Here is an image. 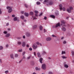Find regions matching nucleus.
<instances>
[{
	"label": "nucleus",
	"instance_id": "obj_1",
	"mask_svg": "<svg viewBox=\"0 0 74 74\" xmlns=\"http://www.w3.org/2000/svg\"><path fill=\"white\" fill-rule=\"evenodd\" d=\"M7 9L8 10V12L9 13H10V12H11L12 11V8H11L10 6H8L7 7Z\"/></svg>",
	"mask_w": 74,
	"mask_h": 74
},
{
	"label": "nucleus",
	"instance_id": "obj_2",
	"mask_svg": "<svg viewBox=\"0 0 74 74\" xmlns=\"http://www.w3.org/2000/svg\"><path fill=\"white\" fill-rule=\"evenodd\" d=\"M41 68L43 70H46V68H47V66L46 64H42Z\"/></svg>",
	"mask_w": 74,
	"mask_h": 74
},
{
	"label": "nucleus",
	"instance_id": "obj_3",
	"mask_svg": "<svg viewBox=\"0 0 74 74\" xmlns=\"http://www.w3.org/2000/svg\"><path fill=\"white\" fill-rule=\"evenodd\" d=\"M38 46L37 45L35 44H33L32 45V47L34 49H36L37 48Z\"/></svg>",
	"mask_w": 74,
	"mask_h": 74
},
{
	"label": "nucleus",
	"instance_id": "obj_4",
	"mask_svg": "<svg viewBox=\"0 0 74 74\" xmlns=\"http://www.w3.org/2000/svg\"><path fill=\"white\" fill-rule=\"evenodd\" d=\"M22 47H25L26 46V42L25 41H23L22 42Z\"/></svg>",
	"mask_w": 74,
	"mask_h": 74
},
{
	"label": "nucleus",
	"instance_id": "obj_5",
	"mask_svg": "<svg viewBox=\"0 0 74 74\" xmlns=\"http://www.w3.org/2000/svg\"><path fill=\"white\" fill-rule=\"evenodd\" d=\"M52 38L51 37H47L46 38V40L47 41H51V40Z\"/></svg>",
	"mask_w": 74,
	"mask_h": 74
},
{
	"label": "nucleus",
	"instance_id": "obj_6",
	"mask_svg": "<svg viewBox=\"0 0 74 74\" xmlns=\"http://www.w3.org/2000/svg\"><path fill=\"white\" fill-rule=\"evenodd\" d=\"M60 23H59L56 24L55 27H60Z\"/></svg>",
	"mask_w": 74,
	"mask_h": 74
},
{
	"label": "nucleus",
	"instance_id": "obj_7",
	"mask_svg": "<svg viewBox=\"0 0 74 74\" xmlns=\"http://www.w3.org/2000/svg\"><path fill=\"white\" fill-rule=\"evenodd\" d=\"M59 7H60V11H62V7H63L62 5L61 4H60L59 5Z\"/></svg>",
	"mask_w": 74,
	"mask_h": 74
},
{
	"label": "nucleus",
	"instance_id": "obj_8",
	"mask_svg": "<svg viewBox=\"0 0 74 74\" xmlns=\"http://www.w3.org/2000/svg\"><path fill=\"white\" fill-rule=\"evenodd\" d=\"M14 21H19V19H18V18H17V17H15L14 18Z\"/></svg>",
	"mask_w": 74,
	"mask_h": 74
},
{
	"label": "nucleus",
	"instance_id": "obj_9",
	"mask_svg": "<svg viewBox=\"0 0 74 74\" xmlns=\"http://www.w3.org/2000/svg\"><path fill=\"white\" fill-rule=\"evenodd\" d=\"M10 57L12 59H14V54H11L10 55Z\"/></svg>",
	"mask_w": 74,
	"mask_h": 74
},
{
	"label": "nucleus",
	"instance_id": "obj_10",
	"mask_svg": "<svg viewBox=\"0 0 74 74\" xmlns=\"http://www.w3.org/2000/svg\"><path fill=\"white\" fill-rule=\"evenodd\" d=\"M24 15L25 16H26L27 17L28 16H29V13H28L25 12L24 13Z\"/></svg>",
	"mask_w": 74,
	"mask_h": 74
},
{
	"label": "nucleus",
	"instance_id": "obj_11",
	"mask_svg": "<svg viewBox=\"0 0 74 74\" xmlns=\"http://www.w3.org/2000/svg\"><path fill=\"white\" fill-rule=\"evenodd\" d=\"M10 36V34L8 33L7 34H6L5 35V37H6L7 38H8V37H9Z\"/></svg>",
	"mask_w": 74,
	"mask_h": 74
},
{
	"label": "nucleus",
	"instance_id": "obj_12",
	"mask_svg": "<svg viewBox=\"0 0 74 74\" xmlns=\"http://www.w3.org/2000/svg\"><path fill=\"white\" fill-rule=\"evenodd\" d=\"M66 10L69 13H70L71 12V10L69 8H67Z\"/></svg>",
	"mask_w": 74,
	"mask_h": 74
},
{
	"label": "nucleus",
	"instance_id": "obj_13",
	"mask_svg": "<svg viewBox=\"0 0 74 74\" xmlns=\"http://www.w3.org/2000/svg\"><path fill=\"white\" fill-rule=\"evenodd\" d=\"M32 19L33 20H34L35 19H37V18L35 17V16H32Z\"/></svg>",
	"mask_w": 74,
	"mask_h": 74
},
{
	"label": "nucleus",
	"instance_id": "obj_14",
	"mask_svg": "<svg viewBox=\"0 0 74 74\" xmlns=\"http://www.w3.org/2000/svg\"><path fill=\"white\" fill-rule=\"evenodd\" d=\"M69 67V65L67 64H64V67L65 68H68Z\"/></svg>",
	"mask_w": 74,
	"mask_h": 74
},
{
	"label": "nucleus",
	"instance_id": "obj_15",
	"mask_svg": "<svg viewBox=\"0 0 74 74\" xmlns=\"http://www.w3.org/2000/svg\"><path fill=\"white\" fill-rule=\"evenodd\" d=\"M42 60H43V59H42V58H40L39 59L40 62L41 63H42Z\"/></svg>",
	"mask_w": 74,
	"mask_h": 74
},
{
	"label": "nucleus",
	"instance_id": "obj_16",
	"mask_svg": "<svg viewBox=\"0 0 74 74\" xmlns=\"http://www.w3.org/2000/svg\"><path fill=\"white\" fill-rule=\"evenodd\" d=\"M37 55L38 56V57H39V58H40L41 57V54H40V53H37Z\"/></svg>",
	"mask_w": 74,
	"mask_h": 74
},
{
	"label": "nucleus",
	"instance_id": "obj_17",
	"mask_svg": "<svg viewBox=\"0 0 74 74\" xmlns=\"http://www.w3.org/2000/svg\"><path fill=\"white\" fill-rule=\"evenodd\" d=\"M17 44L19 45H21L22 44V42H21V41H18L17 42Z\"/></svg>",
	"mask_w": 74,
	"mask_h": 74
},
{
	"label": "nucleus",
	"instance_id": "obj_18",
	"mask_svg": "<svg viewBox=\"0 0 74 74\" xmlns=\"http://www.w3.org/2000/svg\"><path fill=\"white\" fill-rule=\"evenodd\" d=\"M71 53L72 56H74V51L73 50H72L71 51Z\"/></svg>",
	"mask_w": 74,
	"mask_h": 74
},
{
	"label": "nucleus",
	"instance_id": "obj_19",
	"mask_svg": "<svg viewBox=\"0 0 74 74\" xmlns=\"http://www.w3.org/2000/svg\"><path fill=\"white\" fill-rule=\"evenodd\" d=\"M26 35L27 36V37H29V36H30V34L29 33H27Z\"/></svg>",
	"mask_w": 74,
	"mask_h": 74
},
{
	"label": "nucleus",
	"instance_id": "obj_20",
	"mask_svg": "<svg viewBox=\"0 0 74 74\" xmlns=\"http://www.w3.org/2000/svg\"><path fill=\"white\" fill-rule=\"evenodd\" d=\"M62 30L63 31H66V29L64 27H62Z\"/></svg>",
	"mask_w": 74,
	"mask_h": 74
},
{
	"label": "nucleus",
	"instance_id": "obj_21",
	"mask_svg": "<svg viewBox=\"0 0 74 74\" xmlns=\"http://www.w3.org/2000/svg\"><path fill=\"white\" fill-rule=\"evenodd\" d=\"M62 59H66L67 58V57L66 56H62Z\"/></svg>",
	"mask_w": 74,
	"mask_h": 74
},
{
	"label": "nucleus",
	"instance_id": "obj_22",
	"mask_svg": "<svg viewBox=\"0 0 74 74\" xmlns=\"http://www.w3.org/2000/svg\"><path fill=\"white\" fill-rule=\"evenodd\" d=\"M39 29L40 30H42V26H40L39 27Z\"/></svg>",
	"mask_w": 74,
	"mask_h": 74
},
{
	"label": "nucleus",
	"instance_id": "obj_23",
	"mask_svg": "<svg viewBox=\"0 0 74 74\" xmlns=\"http://www.w3.org/2000/svg\"><path fill=\"white\" fill-rule=\"evenodd\" d=\"M29 14L31 15H33L34 14V13H33V12H29Z\"/></svg>",
	"mask_w": 74,
	"mask_h": 74
},
{
	"label": "nucleus",
	"instance_id": "obj_24",
	"mask_svg": "<svg viewBox=\"0 0 74 74\" xmlns=\"http://www.w3.org/2000/svg\"><path fill=\"white\" fill-rule=\"evenodd\" d=\"M35 69L36 70H40V68H38V67H36L35 68Z\"/></svg>",
	"mask_w": 74,
	"mask_h": 74
},
{
	"label": "nucleus",
	"instance_id": "obj_25",
	"mask_svg": "<svg viewBox=\"0 0 74 74\" xmlns=\"http://www.w3.org/2000/svg\"><path fill=\"white\" fill-rule=\"evenodd\" d=\"M66 53V51H62V53H61V54L62 55H63V54H65Z\"/></svg>",
	"mask_w": 74,
	"mask_h": 74
},
{
	"label": "nucleus",
	"instance_id": "obj_26",
	"mask_svg": "<svg viewBox=\"0 0 74 74\" xmlns=\"http://www.w3.org/2000/svg\"><path fill=\"white\" fill-rule=\"evenodd\" d=\"M3 49V47L2 46H0V50H2Z\"/></svg>",
	"mask_w": 74,
	"mask_h": 74
},
{
	"label": "nucleus",
	"instance_id": "obj_27",
	"mask_svg": "<svg viewBox=\"0 0 74 74\" xmlns=\"http://www.w3.org/2000/svg\"><path fill=\"white\" fill-rule=\"evenodd\" d=\"M20 18L21 19H23L25 18L24 17V16L23 15L21 16L20 17Z\"/></svg>",
	"mask_w": 74,
	"mask_h": 74
},
{
	"label": "nucleus",
	"instance_id": "obj_28",
	"mask_svg": "<svg viewBox=\"0 0 74 74\" xmlns=\"http://www.w3.org/2000/svg\"><path fill=\"white\" fill-rule=\"evenodd\" d=\"M52 18H55V16L53 15H51L50 16Z\"/></svg>",
	"mask_w": 74,
	"mask_h": 74
},
{
	"label": "nucleus",
	"instance_id": "obj_29",
	"mask_svg": "<svg viewBox=\"0 0 74 74\" xmlns=\"http://www.w3.org/2000/svg\"><path fill=\"white\" fill-rule=\"evenodd\" d=\"M18 54H15V58H18Z\"/></svg>",
	"mask_w": 74,
	"mask_h": 74
},
{
	"label": "nucleus",
	"instance_id": "obj_30",
	"mask_svg": "<svg viewBox=\"0 0 74 74\" xmlns=\"http://www.w3.org/2000/svg\"><path fill=\"white\" fill-rule=\"evenodd\" d=\"M4 34H7V31H5L3 32Z\"/></svg>",
	"mask_w": 74,
	"mask_h": 74
},
{
	"label": "nucleus",
	"instance_id": "obj_31",
	"mask_svg": "<svg viewBox=\"0 0 74 74\" xmlns=\"http://www.w3.org/2000/svg\"><path fill=\"white\" fill-rule=\"evenodd\" d=\"M41 4V3L39 1H38L36 2V4L37 5H40Z\"/></svg>",
	"mask_w": 74,
	"mask_h": 74
},
{
	"label": "nucleus",
	"instance_id": "obj_32",
	"mask_svg": "<svg viewBox=\"0 0 74 74\" xmlns=\"http://www.w3.org/2000/svg\"><path fill=\"white\" fill-rule=\"evenodd\" d=\"M52 37H56V36L53 34L51 35Z\"/></svg>",
	"mask_w": 74,
	"mask_h": 74
},
{
	"label": "nucleus",
	"instance_id": "obj_33",
	"mask_svg": "<svg viewBox=\"0 0 74 74\" xmlns=\"http://www.w3.org/2000/svg\"><path fill=\"white\" fill-rule=\"evenodd\" d=\"M34 12L35 14H38V12L37 10H35L34 11Z\"/></svg>",
	"mask_w": 74,
	"mask_h": 74
},
{
	"label": "nucleus",
	"instance_id": "obj_34",
	"mask_svg": "<svg viewBox=\"0 0 74 74\" xmlns=\"http://www.w3.org/2000/svg\"><path fill=\"white\" fill-rule=\"evenodd\" d=\"M61 23H65V21L64 20L61 21Z\"/></svg>",
	"mask_w": 74,
	"mask_h": 74
},
{
	"label": "nucleus",
	"instance_id": "obj_35",
	"mask_svg": "<svg viewBox=\"0 0 74 74\" xmlns=\"http://www.w3.org/2000/svg\"><path fill=\"white\" fill-rule=\"evenodd\" d=\"M18 52H22V49H21L19 50L18 51Z\"/></svg>",
	"mask_w": 74,
	"mask_h": 74
},
{
	"label": "nucleus",
	"instance_id": "obj_36",
	"mask_svg": "<svg viewBox=\"0 0 74 74\" xmlns=\"http://www.w3.org/2000/svg\"><path fill=\"white\" fill-rule=\"evenodd\" d=\"M8 72H9L7 70V71H5V74H7V73H8Z\"/></svg>",
	"mask_w": 74,
	"mask_h": 74
},
{
	"label": "nucleus",
	"instance_id": "obj_37",
	"mask_svg": "<svg viewBox=\"0 0 74 74\" xmlns=\"http://www.w3.org/2000/svg\"><path fill=\"white\" fill-rule=\"evenodd\" d=\"M63 43L64 44H65L67 43V42L66 41L64 40L63 41Z\"/></svg>",
	"mask_w": 74,
	"mask_h": 74
},
{
	"label": "nucleus",
	"instance_id": "obj_38",
	"mask_svg": "<svg viewBox=\"0 0 74 74\" xmlns=\"http://www.w3.org/2000/svg\"><path fill=\"white\" fill-rule=\"evenodd\" d=\"M48 74H53L52 72L51 71H50V72H49Z\"/></svg>",
	"mask_w": 74,
	"mask_h": 74
},
{
	"label": "nucleus",
	"instance_id": "obj_39",
	"mask_svg": "<svg viewBox=\"0 0 74 74\" xmlns=\"http://www.w3.org/2000/svg\"><path fill=\"white\" fill-rule=\"evenodd\" d=\"M48 1V0H45L44 2H43V3H46V2H47Z\"/></svg>",
	"mask_w": 74,
	"mask_h": 74
},
{
	"label": "nucleus",
	"instance_id": "obj_40",
	"mask_svg": "<svg viewBox=\"0 0 74 74\" xmlns=\"http://www.w3.org/2000/svg\"><path fill=\"white\" fill-rule=\"evenodd\" d=\"M24 13V11H21L20 12V13L22 14H23Z\"/></svg>",
	"mask_w": 74,
	"mask_h": 74
},
{
	"label": "nucleus",
	"instance_id": "obj_41",
	"mask_svg": "<svg viewBox=\"0 0 74 74\" xmlns=\"http://www.w3.org/2000/svg\"><path fill=\"white\" fill-rule=\"evenodd\" d=\"M36 44L37 45H39L40 43L38 42H36Z\"/></svg>",
	"mask_w": 74,
	"mask_h": 74
},
{
	"label": "nucleus",
	"instance_id": "obj_42",
	"mask_svg": "<svg viewBox=\"0 0 74 74\" xmlns=\"http://www.w3.org/2000/svg\"><path fill=\"white\" fill-rule=\"evenodd\" d=\"M50 5H52L53 4V2H50L49 3Z\"/></svg>",
	"mask_w": 74,
	"mask_h": 74
},
{
	"label": "nucleus",
	"instance_id": "obj_43",
	"mask_svg": "<svg viewBox=\"0 0 74 74\" xmlns=\"http://www.w3.org/2000/svg\"><path fill=\"white\" fill-rule=\"evenodd\" d=\"M69 9L71 10H73V8L72 7H70L69 8Z\"/></svg>",
	"mask_w": 74,
	"mask_h": 74
},
{
	"label": "nucleus",
	"instance_id": "obj_44",
	"mask_svg": "<svg viewBox=\"0 0 74 74\" xmlns=\"http://www.w3.org/2000/svg\"><path fill=\"white\" fill-rule=\"evenodd\" d=\"M62 10H63V11H66V8H65L63 7V8H62Z\"/></svg>",
	"mask_w": 74,
	"mask_h": 74
},
{
	"label": "nucleus",
	"instance_id": "obj_45",
	"mask_svg": "<svg viewBox=\"0 0 74 74\" xmlns=\"http://www.w3.org/2000/svg\"><path fill=\"white\" fill-rule=\"evenodd\" d=\"M32 49H32V48H31V47L29 48V51H32Z\"/></svg>",
	"mask_w": 74,
	"mask_h": 74
},
{
	"label": "nucleus",
	"instance_id": "obj_46",
	"mask_svg": "<svg viewBox=\"0 0 74 74\" xmlns=\"http://www.w3.org/2000/svg\"><path fill=\"white\" fill-rule=\"evenodd\" d=\"M42 15V13H41L39 15V16H41Z\"/></svg>",
	"mask_w": 74,
	"mask_h": 74
},
{
	"label": "nucleus",
	"instance_id": "obj_47",
	"mask_svg": "<svg viewBox=\"0 0 74 74\" xmlns=\"http://www.w3.org/2000/svg\"><path fill=\"white\" fill-rule=\"evenodd\" d=\"M25 53H26V52H25V51H24L23 53V55H25Z\"/></svg>",
	"mask_w": 74,
	"mask_h": 74
},
{
	"label": "nucleus",
	"instance_id": "obj_48",
	"mask_svg": "<svg viewBox=\"0 0 74 74\" xmlns=\"http://www.w3.org/2000/svg\"><path fill=\"white\" fill-rule=\"evenodd\" d=\"M24 5L25 7H26V8L27 7L28 5L27 4H25Z\"/></svg>",
	"mask_w": 74,
	"mask_h": 74
},
{
	"label": "nucleus",
	"instance_id": "obj_49",
	"mask_svg": "<svg viewBox=\"0 0 74 74\" xmlns=\"http://www.w3.org/2000/svg\"><path fill=\"white\" fill-rule=\"evenodd\" d=\"M2 13V11H1V10L0 9V14H1Z\"/></svg>",
	"mask_w": 74,
	"mask_h": 74
},
{
	"label": "nucleus",
	"instance_id": "obj_50",
	"mask_svg": "<svg viewBox=\"0 0 74 74\" xmlns=\"http://www.w3.org/2000/svg\"><path fill=\"white\" fill-rule=\"evenodd\" d=\"M37 27V26H35L33 27V29H35V28H36Z\"/></svg>",
	"mask_w": 74,
	"mask_h": 74
},
{
	"label": "nucleus",
	"instance_id": "obj_51",
	"mask_svg": "<svg viewBox=\"0 0 74 74\" xmlns=\"http://www.w3.org/2000/svg\"><path fill=\"white\" fill-rule=\"evenodd\" d=\"M34 54L35 56H36V52H34Z\"/></svg>",
	"mask_w": 74,
	"mask_h": 74
},
{
	"label": "nucleus",
	"instance_id": "obj_52",
	"mask_svg": "<svg viewBox=\"0 0 74 74\" xmlns=\"http://www.w3.org/2000/svg\"><path fill=\"white\" fill-rule=\"evenodd\" d=\"M44 32H45L47 31V30L45 29H44Z\"/></svg>",
	"mask_w": 74,
	"mask_h": 74
},
{
	"label": "nucleus",
	"instance_id": "obj_53",
	"mask_svg": "<svg viewBox=\"0 0 74 74\" xmlns=\"http://www.w3.org/2000/svg\"><path fill=\"white\" fill-rule=\"evenodd\" d=\"M8 25H9V23H8L6 24V26H8Z\"/></svg>",
	"mask_w": 74,
	"mask_h": 74
},
{
	"label": "nucleus",
	"instance_id": "obj_54",
	"mask_svg": "<svg viewBox=\"0 0 74 74\" xmlns=\"http://www.w3.org/2000/svg\"><path fill=\"white\" fill-rule=\"evenodd\" d=\"M12 17H15V15H12Z\"/></svg>",
	"mask_w": 74,
	"mask_h": 74
},
{
	"label": "nucleus",
	"instance_id": "obj_55",
	"mask_svg": "<svg viewBox=\"0 0 74 74\" xmlns=\"http://www.w3.org/2000/svg\"><path fill=\"white\" fill-rule=\"evenodd\" d=\"M26 47H29V45H26Z\"/></svg>",
	"mask_w": 74,
	"mask_h": 74
},
{
	"label": "nucleus",
	"instance_id": "obj_56",
	"mask_svg": "<svg viewBox=\"0 0 74 74\" xmlns=\"http://www.w3.org/2000/svg\"><path fill=\"white\" fill-rule=\"evenodd\" d=\"M0 63H2V60L0 59Z\"/></svg>",
	"mask_w": 74,
	"mask_h": 74
},
{
	"label": "nucleus",
	"instance_id": "obj_57",
	"mask_svg": "<svg viewBox=\"0 0 74 74\" xmlns=\"http://www.w3.org/2000/svg\"><path fill=\"white\" fill-rule=\"evenodd\" d=\"M47 18L46 17H45L44 19L46 20V19H47Z\"/></svg>",
	"mask_w": 74,
	"mask_h": 74
},
{
	"label": "nucleus",
	"instance_id": "obj_58",
	"mask_svg": "<svg viewBox=\"0 0 74 74\" xmlns=\"http://www.w3.org/2000/svg\"><path fill=\"white\" fill-rule=\"evenodd\" d=\"M35 16H36V17H38V15H37V14H36Z\"/></svg>",
	"mask_w": 74,
	"mask_h": 74
},
{
	"label": "nucleus",
	"instance_id": "obj_59",
	"mask_svg": "<svg viewBox=\"0 0 74 74\" xmlns=\"http://www.w3.org/2000/svg\"><path fill=\"white\" fill-rule=\"evenodd\" d=\"M8 30L9 31H10L11 30V29L10 28H8Z\"/></svg>",
	"mask_w": 74,
	"mask_h": 74
},
{
	"label": "nucleus",
	"instance_id": "obj_60",
	"mask_svg": "<svg viewBox=\"0 0 74 74\" xmlns=\"http://www.w3.org/2000/svg\"><path fill=\"white\" fill-rule=\"evenodd\" d=\"M23 38H25V36H23Z\"/></svg>",
	"mask_w": 74,
	"mask_h": 74
},
{
	"label": "nucleus",
	"instance_id": "obj_61",
	"mask_svg": "<svg viewBox=\"0 0 74 74\" xmlns=\"http://www.w3.org/2000/svg\"><path fill=\"white\" fill-rule=\"evenodd\" d=\"M42 53H43V54H45V53H45V52L43 51Z\"/></svg>",
	"mask_w": 74,
	"mask_h": 74
},
{
	"label": "nucleus",
	"instance_id": "obj_62",
	"mask_svg": "<svg viewBox=\"0 0 74 74\" xmlns=\"http://www.w3.org/2000/svg\"><path fill=\"white\" fill-rule=\"evenodd\" d=\"M6 47H7H7H8V45H6Z\"/></svg>",
	"mask_w": 74,
	"mask_h": 74
},
{
	"label": "nucleus",
	"instance_id": "obj_63",
	"mask_svg": "<svg viewBox=\"0 0 74 74\" xmlns=\"http://www.w3.org/2000/svg\"><path fill=\"white\" fill-rule=\"evenodd\" d=\"M32 74H36V73L35 72H34L32 73Z\"/></svg>",
	"mask_w": 74,
	"mask_h": 74
},
{
	"label": "nucleus",
	"instance_id": "obj_64",
	"mask_svg": "<svg viewBox=\"0 0 74 74\" xmlns=\"http://www.w3.org/2000/svg\"><path fill=\"white\" fill-rule=\"evenodd\" d=\"M26 20H24V22H26Z\"/></svg>",
	"mask_w": 74,
	"mask_h": 74
}]
</instances>
